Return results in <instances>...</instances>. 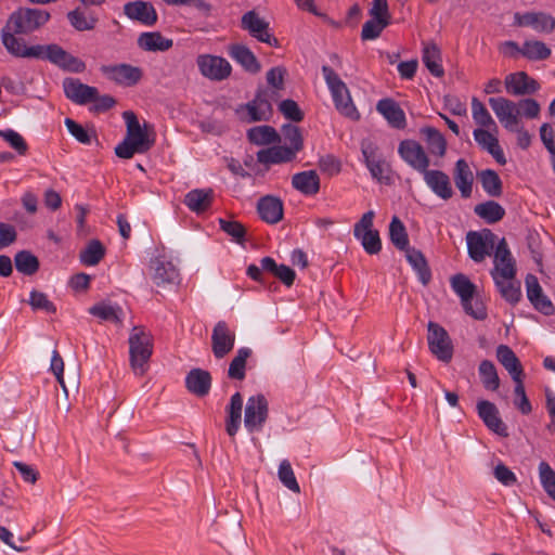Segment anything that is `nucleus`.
<instances>
[{
	"label": "nucleus",
	"instance_id": "obj_1",
	"mask_svg": "<svg viewBox=\"0 0 555 555\" xmlns=\"http://www.w3.org/2000/svg\"><path fill=\"white\" fill-rule=\"evenodd\" d=\"M489 105L506 130L516 129V126L520 124L521 116L533 119L539 116L541 111L540 104L531 98L518 102L503 96L490 98Z\"/></svg>",
	"mask_w": 555,
	"mask_h": 555
},
{
	"label": "nucleus",
	"instance_id": "obj_2",
	"mask_svg": "<svg viewBox=\"0 0 555 555\" xmlns=\"http://www.w3.org/2000/svg\"><path fill=\"white\" fill-rule=\"evenodd\" d=\"M122 117L127 125V134L122 142L115 147V154L119 158H132L135 153H145L154 145V138H150L146 132V125L144 129L141 128L140 122L132 111H126Z\"/></svg>",
	"mask_w": 555,
	"mask_h": 555
},
{
	"label": "nucleus",
	"instance_id": "obj_3",
	"mask_svg": "<svg viewBox=\"0 0 555 555\" xmlns=\"http://www.w3.org/2000/svg\"><path fill=\"white\" fill-rule=\"evenodd\" d=\"M128 343L131 369L135 375L142 376L153 353V336L144 327L134 326Z\"/></svg>",
	"mask_w": 555,
	"mask_h": 555
},
{
	"label": "nucleus",
	"instance_id": "obj_4",
	"mask_svg": "<svg viewBox=\"0 0 555 555\" xmlns=\"http://www.w3.org/2000/svg\"><path fill=\"white\" fill-rule=\"evenodd\" d=\"M322 73L331 91L336 109L343 116L351 120H358L360 113L352 102L346 83L339 78L335 70L327 65L322 66Z\"/></svg>",
	"mask_w": 555,
	"mask_h": 555
},
{
	"label": "nucleus",
	"instance_id": "obj_5",
	"mask_svg": "<svg viewBox=\"0 0 555 555\" xmlns=\"http://www.w3.org/2000/svg\"><path fill=\"white\" fill-rule=\"evenodd\" d=\"M50 17V13L46 10L20 8L10 14L5 25L14 33L29 35L46 25Z\"/></svg>",
	"mask_w": 555,
	"mask_h": 555
},
{
	"label": "nucleus",
	"instance_id": "obj_6",
	"mask_svg": "<svg viewBox=\"0 0 555 555\" xmlns=\"http://www.w3.org/2000/svg\"><path fill=\"white\" fill-rule=\"evenodd\" d=\"M34 59L49 61L60 68L72 73H82L86 69L83 61L72 55L56 43L36 44V55Z\"/></svg>",
	"mask_w": 555,
	"mask_h": 555
},
{
	"label": "nucleus",
	"instance_id": "obj_7",
	"mask_svg": "<svg viewBox=\"0 0 555 555\" xmlns=\"http://www.w3.org/2000/svg\"><path fill=\"white\" fill-rule=\"evenodd\" d=\"M375 212L369 210L353 227V235L361 242L363 249L369 255H377L382 250L379 232L373 229Z\"/></svg>",
	"mask_w": 555,
	"mask_h": 555
},
{
	"label": "nucleus",
	"instance_id": "obj_8",
	"mask_svg": "<svg viewBox=\"0 0 555 555\" xmlns=\"http://www.w3.org/2000/svg\"><path fill=\"white\" fill-rule=\"evenodd\" d=\"M496 242V235L490 229L469 231L466 234L467 253L475 262H482L492 250Z\"/></svg>",
	"mask_w": 555,
	"mask_h": 555
},
{
	"label": "nucleus",
	"instance_id": "obj_9",
	"mask_svg": "<svg viewBox=\"0 0 555 555\" xmlns=\"http://www.w3.org/2000/svg\"><path fill=\"white\" fill-rule=\"evenodd\" d=\"M428 348L442 362H450L453 357V345L448 332L438 323L430 321L427 325Z\"/></svg>",
	"mask_w": 555,
	"mask_h": 555
},
{
	"label": "nucleus",
	"instance_id": "obj_10",
	"mask_svg": "<svg viewBox=\"0 0 555 555\" xmlns=\"http://www.w3.org/2000/svg\"><path fill=\"white\" fill-rule=\"evenodd\" d=\"M199 73L214 81H222L230 77L232 72L231 64L221 56L211 54H201L196 59Z\"/></svg>",
	"mask_w": 555,
	"mask_h": 555
},
{
	"label": "nucleus",
	"instance_id": "obj_11",
	"mask_svg": "<svg viewBox=\"0 0 555 555\" xmlns=\"http://www.w3.org/2000/svg\"><path fill=\"white\" fill-rule=\"evenodd\" d=\"M269 408L266 397L261 393L248 398L244 425L249 433L260 430L268 418Z\"/></svg>",
	"mask_w": 555,
	"mask_h": 555
},
{
	"label": "nucleus",
	"instance_id": "obj_12",
	"mask_svg": "<svg viewBox=\"0 0 555 555\" xmlns=\"http://www.w3.org/2000/svg\"><path fill=\"white\" fill-rule=\"evenodd\" d=\"M398 153L400 157L414 170L424 173L430 160L423 146L414 140H403L399 143Z\"/></svg>",
	"mask_w": 555,
	"mask_h": 555
},
{
	"label": "nucleus",
	"instance_id": "obj_13",
	"mask_svg": "<svg viewBox=\"0 0 555 555\" xmlns=\"http://www.w3.org/2000/svg\"><path fill=\"white\" fill-rule=\"evenodd\" d=\"M493 263L494 267L490 272L492 279H496L498 276L512 279L516 276V261L513 258L504 237L496 243Z\"/></svg>",
	"mask_w": 555,
	"mask_h": 555
},
{
	"label": "nucleus",
	"instance_id": "obj_14",
	"mask_svg": "<svg viewBox=\"0 0 555 555\" xmlns=\"http://www.w3.org/2000/svg\"><path fill=\"white\" fill-rule=\"evenodd\" d=\"M101 72L107 79L125 87L137 85L143 77V72L140 67L126 63L103 65Z\"/></svg>",
	"mask_w": 555,
	"mask_h": 555
},
{
	"label": "nucleus",
	"instance_id": "obj_15",
	"mask_svg": "<svg viewBox=\"0 0 555 555\" xmlns=\"http://www.w3.org/2000/svg\"><path fill=\"white\" fill-rule=\"evenodd\" d=\"M235 337L227 322H217L211 334V350L216 359L221 360L233 350Z\"/></svg>",
	"mask_w": 555,
	"mask_h": 555
},
{
	"label": "nucleus",
	"instance_id": "obj_16",
	"mask_svg": "<svg viewBox=\"0 0 555 555\" xmlns=\"http://www.w3.org/2000/svg\"><path fill=\"white\" fill-rule=\"evenodd\" d=\"M242 28L257 40L272 47H279V40L269 31V23L255 11H248L242 16Z\"/></svg>",
	"mask_w": 555,
	"mask_h": 555
},
{
	"label": "nucleus",
	"instance_id": "obj_17",
	"mask_svg": "<svg viewBox=\"0 0 555 555\" xmlns=\"http://www.w3.org/2000/svg\"><path fill=\"white\" fill-rule=\"evenodd\" d=\"M275 95V91H258L255 99L245 105L249 116L248 121L268 120L273 112L271 101Z\"/></svg>",
	"mask_w": 555,
	"mask_h": 555
},
{
	"label": "nucleus",
	"instance_id": "obj_18",
	"mask_svg": "<svg viewBox=\"0 0 555 555\" xmlns=\"http://www.w3.org/2000/svg\"><path fill=\"white\" fill-rule=\"evenodd\" d=\"M525 283L527 297L534 309L544 315H552L555 312V308L548 297L543 293L538 278L533 274H527Z\"/></svg>",
	"mask_w": 555,
	"mask_h": 555
},
{
	"label": "nucleus",
	"instance_id": "obj_19",
	"mask_svg": "<svg viewBox=\"0 0 555 555\" xmlns=\"http://www.w3.org/2000/svg\"><path fill=\"white\" fill-rule=\"evenodd\" d=\"M505 89L511 95H529L540 89L539 82L525 72L508 74L504 79Z\"/></svg>",
	"mask_w": 555,
	"mask_h": 555
},
{
	"label": "nucleus",
	"instance_id": "obj_20",
	"mask_svg": "<svg viewBox=\"0 0 555 555\" xmlns=\"http://www.w3.org/2000/svg\"><path fill=\"white\" fill-rule=\"evenodd\" d=\"M18 33L8 29L4 25L1 29V42L7 51L15 56L22 59H34L36 55V44L28 47L23 38L16 37Z\"/></svg>",
	"mask_w": 555,
	"mask_h": 555
},
{
	"label": "nucleus",
	"instance_id": "obj_21",
	"mask_svg": "<svg viewBox=\"0 0 555 555\" xmlns=\"http://www.w3.org/2000/svg\"><path fill=\"white\" fill-rule=\"evenodd\" d=\"M424 181L431 192L443 201H449L453 197L454 191L451 184L450 177L438 169H427L424 173Z\"/></svg>",
	"mask_w": 555,
	"mask_h": 555
},
{
	"label": "nucleus",
	"instance_id": "obj_22",
	"mask_svg": "<svg viewBox=\"0 0 555 555\" xmlns=\"http://www.w3.org/2000/svg\"><path fill=\"white\" fill-rule=\"evenodd\" d=\"M514 21L517 26H529L539 33L550 34L555 30V18L543 12L516 13Z\"/></svg>",
	"mask_w": 555,
	"mask_h": 555
},
{
	"label": "nucleus",
	"instance_id": "obj_23",
	"mask_svg": "<svg viewBox=\"0 0 555 555\" xmlns=\"http://www.w3.org/2000/svg\"><path fill=\"white\" fill-rule=\"evenodd\" d=\"M124 14L145 26L155 25L158 18L153 4L142 0L127 2L124 5Z\"/></svg>",
	"mask_w": 555,
	"mask_h": 555
},
{
	"label": "nucleus",
	"instance_id": "obj_24",
	"mask_svg": "<svg viewBox=\"0 0 555 555\" xmlns=\"http://www.w3.org/2000/svg\"><path fill=\"white\" fill-rule=\"evenodd\" d=\"M477 411L479 417L491 431L501 437L508 436L507 426L501 420L499 410L494 403L481 400L477 403Z\"/></svg>",
	"mask_w": 555,
	"mask_h": 555
},
{
	"label": "nucleus",
	"instance_id": "obj_25",
	"mask_svg": "<svg viewBox=\"0 0 555 555\" xmlns=\"http://www.w3.org/2000/svg\"><path fill=\"white\" fill-rule=\"evenodd\" d=\"M63 89L66 98L79 105L91 102L98 95L95 87L85 85L76 78H65Z\"/></svg>",
	"mask_w": 555,
	"mask_h": 555
},
{
	"label": "nucleus",
	"instance_id": "obj_26",
	"mask_svg": "<svg viewBox=\"0 0 555 555\" xmlns=\"http://www.w3.org/2000/svg\"><path fill=\"white\" fill-rule=\"evenodd\" d=\"M152 271V279L157 286L165 284H173L179 279L177 268L165 257H155L151 260L150 264Z\"/></svg>",
	"mask_w": 555,
	"mask_h": 555
},
{
	"label": "nucleus",
	"instance_id": "obj_27",
	"mask_svg": "<svg viewBox=\"0 0 555 555\" xmlns=\"http://www.w3.org/2000/svg\"><path fill=\"white\" fill-rule=\"evenodd\" d=\"M376 111L396 129H403L406 126V118L403 109L392 99H382L376 104Z\"/></svg>",
	"mask_w": 555,
	"mask_h": 555
},
{
	"label": "nucleus",
	"instance_id": "obj_28",
	"mask_svg": "<svg viewBox=\"0 0 555 555\" xmlns=\"http://www.w3.org/2000/svg\"><path fill=\"white\" fill-rule=\"evenodd\" d=\"M186 389L196 397H205L211 388V375L203 369H192L185 377Z\"/></svg>",
	"mask_w": 555,
	"mask_h": 555
},
{
	"label": "nucleus",
	"instance_id": "obj_29",
	"mask_svg": "<svg viewBox=\"0 0 555 555\" xmlns=\"http://www.w3.org/2000/svg\"><path fill=\"white\" fill-rule=\"evenodd\" d=\"M257 210L263 221L275 224L283 218V202L276 196L266 195L258 201Z\"/></svg>",
	"mask_w": 555,
	"mask_h": 555
},
{
	"label": "nucleus",
	"instance_id": "obj_30",
	"mask_svg": "<svg viewBox=\"0 0 555 555\" xmlns=\"http://www.w3.org/2000/svg\"><path fill=\"white\" fill-rule=\"evenodd\" d=\"M453 180L463 198H469L473 193L474 173L468 163L460 158L453 169Z\"/></svg>",
	"mask_w": 555,
	"mask_h": 555
},
{
	"label": "nucleus",
	"instance_id": "obj_31",
	"mask_svg": "<svg viewBox=\"0 0 555 555\" xmlns=\"http://www.w3.org/2000/svg\"><path fill=\"white\" fill-rule=\"evenodd\" d=\"M212 201L211 189H195L185 194L183 203L191 211L202 214L210 208Z\"/></svg>",
	"mask_w": 555,
	"mask_h": 555
},
{
	"label": "nucleus",
	"instance_id": "obj_32",
	"mask_svg": "<svg viewBox=\"0 0 555 555\" xmlns=\"http://www.w3.org/2000/svg\"><path fill=\"white\" fill-rule=\"evenodd\" d=\"M474 139L483 150L491 154L500 165H504L506 163V158L499 144V140L490 131L481 128L475 129Z\"/></svg>",
	"mask_w": 555,
	"mask_h": 555
},
{
	"label": "nucleus",
	"instance_id": "obj_33",
	"mask_svg": "<svg viewBox=\"0 0 555 555\" xmlns=\"http://www.w3.org/2000/svg\"><path fill=\"white\" fill-rule=\"evenodd\" d=\"M498 361L509 373L513 380H517L524 376V370L516 353L506 345H500L496 348Z\"/></svg>",
	"mask_w": 555,
	"mask_h": 555
},
{
	"label": "nucleus",
	"instance_id": "obj_34",
	"mask_svg": "<svg viewBox=\"0 0 555 555\" xmlns=\"http://www.w3.org/2000/svg\"><path fill=\"white\" fill-rule=\"evenodd\" d=\"M140 49L149 52L168 51L172 48V39L164 37L159 31L142 33L138 38Z\"/></svg>",
	"mask_w": 555,
	"mask_h": 555
},
{
	"label": "nucleus",
	"instance_id": "obj_35",
	"mask_svg": "<svg viewBox=\"0 0 555 555\" xmlns=\"http://www.w3.org/2000/svg\"><path fill=\"white\" fill-rule=\"evenodd\" d=\"M297 152L289 146L275 145L257 153V160L261 164H281L295 158Z\"/></svg>",
	"mask_w": 555,
	"mask_h": 555
},
{
	"label": "nucleus",
	"instance_id": "obj_36",
	"mask_svg": "<svg viewBox=\"0 0 555 555\" xmlns=\"http://www.w3.org/2000/svg\"><path fill=\"white\" fill-rule=\"evenodd\" d=\"M292 185L305 195H315L320 190V178L315 170L301 171L293 176Z\"/></svg>",
	"mask_w": 555,
	"mask_h": 555
},
{
	"label": "nucleus",
	"instance_id": "obj_37",
	"mask_svg": "<svg viewBox=\"0 0 555 555\" xmlns=\"http://www.w3.org/2000/svg\"><path fill=\"white\" fill-rule=\"evenodd\" d=\"M243 397L240 392L232 395L227 406L225 430L229 436L234 437L242 421Z\"/></svg>",
	"mask_w": 555,
	"mask_h": 555
},
{
	"label": "nucleus",
	"instance_id": "obj_38",
	"mask_svg": "<svg viewBox=\"0 0 555 555\" xmlns=\"http://www.w3.org/2000/svg\"><path fill=\"white\" fill-rule=\"evenodd\" d=\"M422 60L424 65L436 77H442L444 70L441 64V51L434 42L424 44Z\"/></svg>",
	"mask_w": 555,
	"mask_h": 555
},
{
	"label": "nucleus",
	"instance_id": "obj_39",
	"mask_svg": "<svg viewBox=\"0 0 555 555\" xmlns=\"http://www.w3.org/2000/svg\"><path fill=\"white\" fill-rule=\"evenodd\" d=\"M229 53L231 57L241 64L246 70L254 74L260 70L259 62L246 46L233 44L230 47Z\"/></svg>",
	"mask_w": 555,
	"mask_h": 555
},
{
	"label": "nucleus",
	"instance_id": "obj_40",
	"mask_svg": "<svg viewBox=\"0 0 555 555\" xmlns=\"http://www.w3.org/2000/svg\"><path fill=\"white\" fill-rule=\"evenodd\" d=\"M501 296L509 304L515 305L521 298L520 282L515 278L505 279L498 276L493 279Z\"/></svg>",
	"mask_w": 555,
	"mask_h": 555
},
{
	"label": "nucleus",
	"instance_id": "obj_41",
	"mask_svg": "<svg viewBox=\"0 0 555 555\" xmlns=\"http://www.w3.org/2000/svg\"><path fill=\"white\" fill-rule=\"evenodd\" d=\"M403 251H405V257L409 263L417 272L423 285H427L431 279V273L422 251L411 247H408Z\"/></svg>",
	"mask_w": 555,
	"mask_h": 555
},
{
	"label": "nucleus",
	"instance_id": "obj_42",
	"mask_svg": "<svg viewBox=\"0 0 555 555\" xmlns=\"http://www.w3.org/2000/svg\"><path fill=\"white\" fill-rule=\"evenodd\" d=\"M474 212L489 224L501 221L505 216V209L494 201H487L476 205Z\"/></svg>",
	"mask_w": 555,
	"mask_h": 555
},
{
	"label": "nucleus",
	"instance_id": "obj_43",
	"mask_svg": "<svg viewBox=\"0 0 555 555\" xmlns=\"http://www.w3.org/2000/svg\"><path fill=\"white\" fill-rule=\"evenodd\" d=\"M251 356V350L247 347L240 348L235 357L230 362L228 377L230 379L243 380L246 376L247 359Z\"/></svg>",
	"mask_w": 555,
	"mask_h": 555
},
{
	"label": "nucleus",
	"instance_id": "obj_44",
	"mask_svg": "<svg viewBox=\"0 0 555 555\" xmlns=\"http://www.w3.org/2000/svg\"><path fill=\"white\" fill-rule=\"evenodd\" d=\"M421 132L425 137L429 152L439 157L444 156L447 142L441 132L433 127H425L421 130Z\"/></svg>",
	"mask_w": 555,
	"mask_h": 555
},
{
	"label": "nucleus",
	"instance_id": "obj_45",
	"mask_svg": "<svg viewBox=\"0 0 555 555\" xmlns=\"http://www.w3.org/2000/svg\"><path fill=\"white\" fill-rule=\"evenodd\" d=\"M478 178L485 192L492 197L502 195L503 186L499 175L492 169H486L478 172Z\"/></svg>",
	"mask_w": 555,
	"mask_h": 555
},
{
	"label": "nucleus",
	"instance_id": "obj_46",
	"mask_svg": "<svg viewBox=\"0 0 555 555\" xmlns=\"http://www.w3.org/2000/svg\"><path fill=\"white\" fill-rule=\"evenodd\" d=\"M248 140L257 145H267L280 140L276 130L271 126H257L248 130Z\"/></svg>",
	"mask_w": 555,
	"mask_h": 555
},
{
	"label": "nucleus",
	"instance_id": "obj_47",
	"mask_svg": "<svg viewBox=\"0 0 555 555\" xmlns=\"http://www.w3.org/2000/svg\"><path fill=\"white\" fill-rule=\"evenodd\" d=\"M551 53V49L540 40H526L521 47V55L529 61L546 60Z\"/></svg>",
	"mask_w": 555,
	"mask_h": 555
},
{
	"label": "nucleus",
	"instance_id": "obj_48",
	"mask_svg": "<svg viewBox=\"0 0 555 555\" xmlns=\"http://www.w3.org/2000/svg\"><path fill=\"white\" fill-rule=\"evenodd\" d=\"M451 286L455 294L461 298L462 305H467V300L473 299L476 292V286L465 274L462 273L452 276Z\"/></svg>",
	"mask_w": 555,
	"mask_h": 555
},
{
	"label": "nucleus",
	"instance_id": "obj_49",
	"mask_svg": "<svg viewBox=\"0 0 555 555\" xmlns=\"http://www.w3.org/2000/svg\"><path fill=\"white\" fill-rule=\"evenodd\" d=\"M105 255V248L99 240H91L80 251L79 259L85 266L98 264Z\"/></svg>",
	"mask_w": 555,
	"mask_h": 555
},
{
	"label": "nucleus",
	"instance_id": "obj_50",
	"mask_svg": "<svg viewBox=\"0 0 555 555\" xmlns=\"http://www.w3.org/2000/svg\"><path fill=\"white\" fill-rule=\"evenodd\" d=\"M389 238L395 247L399 250H404L409 246V236L403 222L393 216L389 224Z\"/></svg>",
	"mask_w": 555,
	"mask_h": 555
},
{
	"label": "nucleus",
	"instance_id": "obj_51",
	"mask_svg": "<svg viewBox=\"0 0 555 555\" xmlns=\"http://www.w3.org/2000/svg\"><path fill=\"white\" fill-rule=\"evenodd\" d=\"M70 25L78 31L92 30L95 28L98 18L93 14H86L79 9L67 13Z\"/></svg>",
	"mask_w": 555,
	"mask_h": 555
},
{
	"label": "nucleus",
	"instance_id": "obj_52",
	"mask_svg": "<svg viewBox=\"0 0 555 555\" xmlns=\"http://www.w3.org/2000/svg\"><path fill=\"white\" fill-rule=\"evenodd\" d=\"M362 152L365 158V164L372 177L378 181H382L385 178H387V173L389 171L388 164L385 160L376 157L372 151L369 152L367 149H363Z\"/></svg>",
	"mask_w": 555,
	"mask_h": 555
},
{
	"label": "nucleus",
	"instance_id": "obj_53",
	"mask_svg": "<svg viewBox=\"0 0 555 555\" xmlns=\"http://www.w3.org/2000/svg\"><path fill=\"white\" fill-rule=\"evenodd\" d=\"M478 370L483 387L488 390H496L500 386V378L494 364L489 360H483Z\"/></svg>",
	"mask_w": 555,
	"mask_h": 555
},
{
	"label": "nucleus",
	"instance_id": "obj_54",
	"mask_svg": "<svg viewBox=\"0 0 555 555\" xmlns=\"http://www.w3.org/2000/svg\"><path fill=\"white\" fill-rule=\"evenodd\" d=\"M14 260L17 271L23 274L33 275L39 269L38 258L27 250L18 251Z\"/></svg>",
	"mask_w": 555,
	"mask_h": 555
},
{
	"label": "nucleus",
	"instance_id": "obj_55",
	"mask_svg": "<svg viewBox=\"0 0 555 555\" xmlns=\"http://www.w3.org/2000/svg\"><path fill=\"white\" fill-rule=\"evenodd\" d=\"M90 314L103 320L114 323L121 322V309L117 306L98 304L89 309Z\"/></svg>",
	"mask_w": 555,
	"mask_h": 555
},
{
	"label": "nucleus",
	"instance_id": "obj_56",
	"mask_svg": "<svg viewBox=\"0 0 555 555\" xmlns=\"http://www.w3.org/2000/svg\"><path fill=\"white\" fill-rule=\"evenodd\" d=\"M472 114L476 124L486 128L492 127L494 131H498V126L494 119L477 98H473L472 100Z\"/></svg>",
	"mask_w": 555,
	"mask_h": 555
},
{
	"label": "nucleus",
	"instance_id": "obj_57",
	"mask_svg": "<svg viewBox=\"0 0 555 555\" xmlns=\"http://www.w3.org/2000/svg\"><path fill=\"white\" fill-rule=\"evenodd\" d=\"M278 476L280 481L291 491L295 493L300 492V487L295 477L294 470L288 460H283L280 463Z\"/></svg>",
	"mask_w": 555,
	"mask_h": 555
},
{
	"label": "nucleus",
	"instance_id": "obj_58",
	"mask_svg": "<svg viewBox=\"0 0 555 555\" xmlns=\"http://www.w3.org/2000/svg\"><path fill=\"white\" fill-rule=\"evenodd\" d=\"M389 21L372 17L363 24L362 40H374L379 37L384 28L389 25Z\"/></svg>",
	"mask_w": 555,
	"mask_h": 555
},
{
	"label": "nucleus",
	"instance_id": "obj_59",
	"mask_svg": "<svg viewBox=\"0 0 555 555\" xmlns=\"http://www.w3.org/2000/svg\"><path fill=\"white\" fill-rule=\"evenodd\" d=\"M539 476L543 489L555 501V472L548 463L539 464Z\"/></svg>",
	"mask_w": 555,
	"mask_h": 555
},
{
	"label": "nucleus",
	"instance_id": "obj_60",
	"mask_svg": "<svg viewBox=\"0 0 555 555\" xmlns=\"http://www.w3.org/2000/svg\"><path fill=\"white\" fill-rule=\"evenodd\" d=\"M0 138H2L18 155H26L28 145L24 138L13 129H0Z\"/></svg>",
	"mask_w": 555,
	"mask_h": 555
},
{
	"label": "nucleus",
	"instance_id": "obj_61",
	"mask_svg": "<svg viewBox=\"0 0 555 555\" xmlns=\"http://www.w3.org/2000/svg\"><path fill=\"white\" fill-rule=\"evenodd\" d=\"M282 132L285 142L288 143L287 146H289L297 153L302 150L304 140L300 130L297 126L285 125L282 129Z\"/></svg>",
	"mask_w": 555,
	"mask_h": 555
},
{
	"label": "nucleus",
	"instance_id": "obj_62",
	"mask_svg": "<svg viewBox=\"0 0 555 555\" xmlns=\"http://www.w3.org/2000/svg\"><path fill=\"white\" fill-rule=\"evenodd\" d=\"M219 224L222 231L231 236L235 242L243 243L246 230L244 225L234 220L219 219Z\"/></svg>",
	"mask_w": 555,
	"mask_h": 555
},
{
	"label": "nucleus",
	"instance_id": "obj_63",
	"mask_svg": "<svg viewBox=\"0 0 555 555\" xmlns=\"http://www.w3.org/2000/svg\"><path fill=\"white\" fill-rule=\"evenodd\" d=\"M29 305L34 310H43L48 313H55L56 308L50 301L44 293L33 291L30 293Z\"/></svg>",
	"mask_w": 555,
	"mask_h": 555
},
{
	"label": "nucleus",
	"instance_id": "obj_64",
	"mask_svg": "<svg viewBox=\"0 0 555 555\" xmlns=\"http://www.w3.org/2000/svg\"><path fill=\"white\" fill-rule=\"evenodd\" d=\"M279 109L285 118L292 121L298 122L304 119V113L294 100L287 99L282 101L279 105Z\"/></svg>",
	"mask_w": 555,
	"mask_h": 555
}]
</instances>
